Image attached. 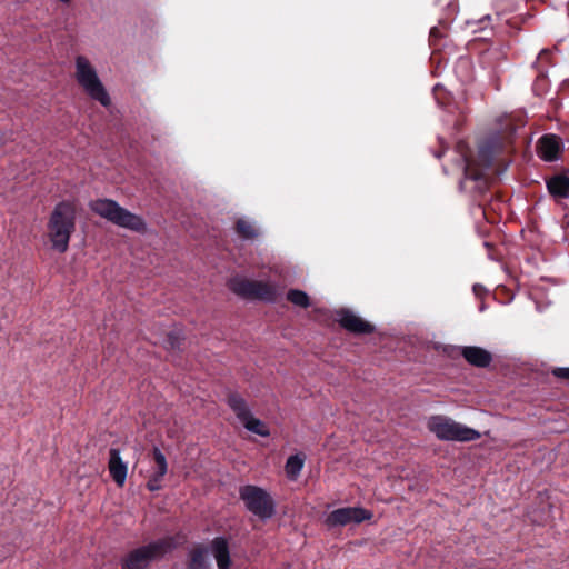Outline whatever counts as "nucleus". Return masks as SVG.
<instances>
[{"label": "nucleus", "mask_w": 569, "mask_h": 569, "mask_svg": "<svg viewBox=\"0 0 569 569\" xmlns=\"http://www.w3.org/2000/svg\"><path fill=\"white\" fill-rule=\"evenodd\" d=\"M549 192L557 198L569 197V179L562 176L551 178L547 182Z\"/></svg>", "instance_id": "19"}, {"label": "nucleus", "mask_w": 569, "mask_h": 569, "mask_svg": "<svg viewBox=\"0 0 569 569\" xmlns=\"http://www.w3.org/2000/svg\"><path fill=\"white\" fill-rule=\"evenodd\" d=\"M3 144V137L0 134V147Z\"/></svg>", "instance_id": "28"}, {"label": "nucleus", "mask_w": 569, "mask_h": 569, "mask_svg": "<svg viewBox=\"0 0 569 569\" xmlns=\"http://www.w3.org/2000/svg\"><path fill=\"white\" fill-rule=\"evenodd\" d=\"M473 291H475V293H476L477 296H479V295H480V292H482V291H483V288H482L481 286H479V284H475V286H473Z\"/></svg>", "instance_id": "26"}, {"label": "nucleus", "mask_w": 569, "mask_h": 569, "mask_svg": "<svg viewBox=\"0 0 569 569\" xmlns=\"http://www.w3.org/2000/svg\"><path fill=\"white\" fill-rule=\"evenodd\" d=\"M228 405L248 431L261 437L270 435L267 425L252 415L247 401L240 395L230 393L228 396Z\"/></svg>", "instance_id": "8"}, {"label": "nucleus", "mask_w": 569, "mask_h": 569, "mask_svg": "<svg viewBox=\"0 0 569 569\" xmlns=\"http://www.w3.org/2000/svg\"><path fill=\"white\" fill-rule=\"evenodd\" d=\"M209 567L210 562L204 548L196 547L190 550L188 569H209Z\"/></svg>", "instance_id": "20"}, {"label": "nucleus", "mask_w": 569, "mask_h": 569, "mask_svg": "<svg viewBox=\"0 0 569 569\" xmlns=\"http://www.w3.org/2000/svg\"><path fill=\"white\" fill-rule=\"evenodd\" d=\"M523 116L520 113L500 116V150L512 141L517 130L523 126Z\"/></svg>", "instance_id": "12"}, {"label": "nucleus", "mask_w": 569, "mask_h": 569, "mask_svg": "<svg viewBox=\"0 0 569 569\" xmlns=\"http://www.w3.org/2000/svg\"><path fill=\"white\" fill-rule=\"evenodd\" d=\"M108 469L116 485L122 488L127 480L128 463L122 459L119 449L111 448L109 450Z\"/></svg>", "instance_id": "13"}, {"label": "nucleus", "mask_w": 569, "mask_h": 569, "mask_svg": "<svg viewBox=\"0 0 569 569\" xmlns=\"http://www.w3.org/2000/svg\"><path fill=\"white\" fill-rule=\"evenodd\" d=\"M457 350L469 365L475 367L485 368L492 360L490 352L480 347H459Z\"/></svg>", "instance_id": "14"}, {"label": "nucleus", "mask_w": 569, "mask_h": 569, "mask_svg": "<svg viewBox=\"0 0 569 569\" xmlns=\"http://www.w3.org/2000/svg\"><path fill=\"white\" fill-rule=\"evenodd\" d=\"M59 1H60V2H62V3L68 4V3H70L72 0H59Z\"/></svg>", "instance_id": "27"}, {"label": "nucleus", "mask_w": 569, "mask_h": 569, "mask_svg": "<svg viewBox=\"0 0 569 569\" xmlns=\"http://www.w3.org/2000/svg\"><path fill=\"white\" fill-rule=\"evenodd\" d=\"M92 212L108 220L109 222L138 233L147 231V223L141 216H138L111 199H97L89 203Z\"/></svg>", "instance_id": "3"}, {"label": "nucleus", "mask_w": 569, "mask_h": 569, "mask_svg": "<svg viewBox=\"0 0 569 569\" xmlns=\"http://www.w3.org/2000/svg\"><path fill=\"white\" fill-rule=\"evenodd\" d=\"M497 172V147L493 142L481 144L476 158L466 161L465 176L476 181L480 192L487 190L495 181Z\"/></svg>", "instance_id": "1"}, {"label": "nucleus", "mask_w": 569, "mask_h": 569, "mask_svg": "<svg viewBox=\"0 0 569 569\" xmlns=\"http://www.w3.org/2000/svg\"><path fill=\"white\" fill-rule=\"evenodd\" d=\"M560 153V143L556 136H543L538 141V154L545 161H555Z\"/></svg>", "instance_id": "16"}, {"label": "nucleus", "mask_w": 569, "mask_h": 569, "mask_svg": "<svg viewBox=\"0 0 569 569\" xmlns=\"http://www.w3.org/2000/svg\"><path fill=\"white\" fill-rule=\"evenodd\" d=\"M239 495L246 507L256 516L262 519H269L273 516L274 503L264 489L248 485L240 488Z\"/></svg>", "instance_id": "7"}, {"label": "nucleus", "mask_w": 569, "mask_h": 569, "mask_svg": "<svg viewBox=\"0 0 569 569\" xmlns=\"http://www.w3.org/2000/svg\"><path fill=\"white\" fill-rule=\"evenodd\" d=\"M256 280L234 276L228 281L229 289L237 296L251 300Z\"/></svg>", "instance_id": "17"}, {"label": "nucleus", "mask_w": 569, "mask_h": 569, "mask_svg": "<svg viewBox=\"0 0 569 569\" xmlns=\"http://www.w3.org/2000/svg\"><path fill=\"white\" fill-rule=\"evenodd\" d=\"M287 299L295 306L307 308L309 306V297L305 291L292 289L287 293Z\"/></svg>", "instance_id": "23"}, {"label": "nucleus", "mask_w": 569, "mask_h": 569, "mask_svg": "<svg viewBox=\"0 0 569 569\" xmlns=\"http://www.w3.org/2000/svg\"><path fill=\"white\" fill-rule=\"evenodd\" d=\"M277 298V288L273 283L256 280L251 300L272 302Z\"/></svg>", "instance_id": "18"}, {"label": "nucleus", "mask_w": 569, "mask_h": 569, "mask_svg": "<svg viewBox=\"0 0 569 569\" xmlns=\"http://www.w3.org/2000/svg\"><path fill=\"white\" fill-rule=\"evenodd\" d=\"M73 77L90 99L98 101L103 107L111 106V98L99 78L96 67L87 57L77 56L74 58Z\"/></svg>", "instance_id": "4"}, {"label": "nucleus", "mask_w": 569, "mask_h": 569, "mask_svg": "<svg viewBox=\"0 0 569 569\" xmlns=\"http://www.w3.org/2000/svg\"><path fill=\"white\" fill-rule=\"evenodd\" d=\"M553 375L561 379H568L569 380V368H557L553 369Z\"/></svg>", "instance_id": "24"}, {"label": "nucleus", "mask_w": 569, "mask_h": 569, "mask_svg": "<svg viewBox=\"0 0 569 569\" xmlns=\"http://www.w3.org/2000/svg\"><path fill=\"white\" fill-rule=\"evenodd\" d=\"M372 518V513L363 508L347 507L333 510L327 517V525L329 527L347 526L349 523H360L363 520Z\"/></svg>", "instance_id": "9"}, {"label": "nucleus", "mask_w": 569, "mask_h": 569, "mask_svg": "<svg viewBox=\"0 0 569 569\" xmlns=\"http://www.w3.org/2000/svg\"><path fill=\"white\" fill-rule=\"evenodd\" d=\"M336 320L346 330L358 335L371 333L375 329V327L370 322L363 320L362 318H360L355 312L348 309L337 310Z\"/></svg>", "instance_id": "10"}, {"label": "nucleus", "mask_w": 569, "mask_h": 569, "mask_svg": "<svg viewBox=\"0 0 569 569\" xmlns=\"http://www.w3.org/2000/svg\"><path fill=\"white\" fill-rule=\"evenodd\" d=\"M236 228L238 234L244 239H254L259 234L254 223L243 218L237 221Z\"/></svg>", "instance_id": "22"}, {"label": "nucleus", "mask_w": 569, "mask_h": 569, "mask_svg": "<svg viewBox=\"0 0 569 569\" xmlns=\"http://www.w3.org/2000/svg\"><path fill=\"white\" fill-rule=\"evenodd\" d=\"M174 548L172 538L152 541L131 551L122 561L123 569H144L150 562L162 558Z\"/></svg>", "instance_id": "6"}, {"label": "nucleus", "mask_w": 569, "mask_h": 569, "mask_svg": "<svg viewBox=\"0 0 569 569\" xmlns=\"http://www.w3.org/2000/svg\"><path fill=\"white\" fill-rule=\"evenodd\" d=\"M493 212V209L491 208L490 211L489 210H483V216L485 218L489 221V222H492L491 220V217H490V213Z\"/></svg>", "instance_id": "25"}, {"label": "nucleus", "mask_w": 569, "mask_h": 569, "mask_svg": "<svg viewBox=\"0 0 569 569\" xmlns=\"http://www.w3.org/2000/svg\"><path fill=\"white\" fill-rule=\"evenodd\" d=\"M153 466L151 467L147 488L150 491H158L162 488V480L168 472V462L162 451L154 447L152 450Z\"/></svg>", "instance_id": "11"}, {"label": "nucleus", "mask_w": 569, "mask_h": 569, "mask_svg": "<svg viewBox=\"0 0 569 569\" xmlns=\"http://www.w3.org/2000/svg\"><path fill=\"white\" fill-rule=\"evenodd\" d=\"M485 246H486L487 248H490V247H491V244H490L489 242H485Z\"/></svg>", "instance_id": "29"}, {"label": "nucleus", "mask_w": 569, "mask_h": 569, "mask_svg": "<svg viewBox=\"0 0 569 569\" xmlns=\"http://www.w3.org/2000/svg\"><path fill=\"white\" fill-rule=\"evenodd\" d=\"M210 551L217 561L218 569H230V550L226 538H214L210 543Z\"/></svg>", "instance_id": "15"}, {"label": "nucleus", "mask_w": 569, "mask_h": 569, "mask_svg": "<svg viewBox=\"0 0 569 569\" xmlns=\"http://www.w3.org/2000/svg\"><path fill=\"white\" fill-rule=\"evenodd\" d=\"M76 229V210L69 202L58 203L48 221V237L51 246L58 252H66L69 248L71 234Z\"/></svg>", "instance_id": "2"}, {"label": "nucleus", "mask_w": 569, "mask_h": 569, "mask_svg": "<svg viewBox=\"0 0 569 569\" xmlns=\"http://www.w3.org/2000/svg\"><path fill=\"white\" fill-rule=\"evenodd\" d=\"M305 465V457L302 455H293L287 459L284 471L290 480H296Z\"/></svg>", "instance_id": "21"}, {"label": "nucleus", "mask_w": 569, "mask_h": 569, "mask_svg": "<svg viewBox=\"0 0 569 569\" xmlns=\"http://www.w3.org/2000/svg\"><path fill=\"white\" fill-rule=\"evenodd\" d=\"M427 428L439 440L443 441L463 442L477 440L478 438H480L479 431L442 415L429 417L427 420Z\"/></svg>", "instance_id": "5"}]
</instances>
